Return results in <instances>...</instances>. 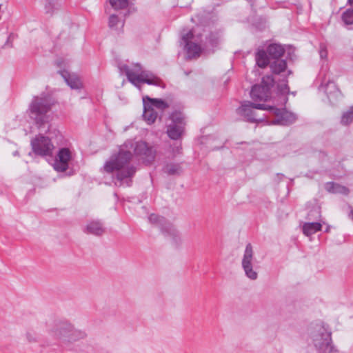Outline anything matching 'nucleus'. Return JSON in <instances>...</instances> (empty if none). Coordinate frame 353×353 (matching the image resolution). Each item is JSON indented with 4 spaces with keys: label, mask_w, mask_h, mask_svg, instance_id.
I'll use <instances>...</instances> for the list:
<instances>
[{
    "label": "nucleus",
    "mask_w": 353,
    "mask_h": 353,
    "mask_svg": "<svg viewBox=\"0 0 353 353\" xmlns=\"http://www.w3.org/2000/svg\"><path fill=\"white\" fill-rule=\"evenodd\" d=\"M255 60L256 65L261 68H265L270 65L272 61L268 52L263 49H259L256 51L255 53Z\"/></svg>",
    "instance_id": "nucleus-19"
},
{
    "label": "nucleus",
    "mask_w": 353,
    "mask_h": 353,
    "mask_svg": "<svg viewBox=\"0 0 353 353\" xmlns=\"http://www.w3.org/2000/svg\"><path fill=\"white\" fill-rule=\"evenodd\" d=\"M275 85V80L272 74H267L262 77L260 84H255L252 87L250 97L254 101H268L272 98V89Z\"/></svg>",
    "instance_id": "nucleus-5"
},
{
    "label": "nucleus",
    "mask_w": 353,
    "mask_h": 353,
    "mask_svg": "<svg viewBox=\"0 0 353 353\" xmlns=\"http://www.w3.org/2000/svg\"><path fill=\"white\" fill-rule=\"evenodd\" d=\"M143 100L147 101V104L150 105V108L151 107L153 109L156 108L160 110H164L169 107L168 103L161 99L150 98L146 96L143 98Z\"/></svg>",
    "instance_id": "nucleus-26"
},
{
    "label": "nucleus",
    "mask_w": 353,
    "mask_h": 353,
    "mask_svg": "<svg viewBox=\"0 0 353 353\" xmlns=\"http://www.w3.org/2000/svg\"><path fill=\"white\" fill-rule=\"evenodd\" d=\"M56 9V3L54 0H47L45 5L46 13L52 14Z\"/></svg>",
    "instance_id": "nucleus-36"
},
{
    "label": "nucleus",
    "mask_w": 353,
    "mask_h": 353,
    "mask_svg": "<svg viewBox=\"0 0 353 353\" xmlns=\"http://www.w3.org/2000/svg\"><path fill=\"white\" fill-rule=\"evenodd\" d=\"M170 123L185 126V119L184 114L181 111H173L169 116Z\"/></svg>",
    "instance_id": "nucleus-29"
},
{
    "label": "nucleus",
    "mask_w": 353,
    "mask_h": 353,
    "mask_svg": "<svg viewBox=\"0 0 353 353\" xmlns=\"http://www.w3.org/2000/svg\"><path fill=\"white\" fill-rule=\"evenodd\" d=\"M143 83L148 85H156L164 88L165 85L163 81L149 71H143Z\"/></svg>",
    "instance_id": "nucleus-25"
},
{
    "label": "nucleus",
    "mask_w": 353,
    "mask_h": 353,
    "mask_svg": "<svg viewBox=\"0 0 353 353\" xmlns=\"http://www.w3.org/2000/svg\"><path fill=\"white\" fill-rule=\"evenodd\" d=\"M348 3L353 6V0H348Z\"/></svg>",
    "instance_id": "nucleus-47"
},
{
    "label": "nucleus",
    "mask_w": 353,
    "mask_h": 353,
    "mask_svg": "<svg viewBox=\"0 0 353 353\" xmlns=\"http://www.w3.org/2000/svg\"><path fill=\"white\" fill-rule=\"evenodd\" d=\"M134 146L132 141H125L119 148L117 154L112 155L108 161H106L103 165V171L108 174L115 172L112 176L113 179L120 182V185L123 183L130 187L132 183V179L134 176L137 168L133 165H130L133 154L130 151Z\"/></svg>",
    "instance_id": "nucleus-1"
},
{
    "label": "nucleus",
    "mask_w": 353,
    "mask_h": 353,
    "mask_svg": "<svg viewBox=\"0 0 353 353\" xmlns=\"http://www.w3.org/2000/svg\"><path fill=\"white\" fill-rule=\"evenodd\" d=\"M105 229L103 223L99 220H92L88 223L83 229V232L88 234H92L97 236H102Z\"/></svg>",
    "instance_id": "nucleus-13"
},
{
    "label": "nucleus",
    "mask_w": 353,
    "mask_h": 353,
    "mask_svg": "<svg viewBox=\"0 0 353 353\" xmlns=\"http://www.w3.org/2000/svg\"><path fill=\"white\" fill-rule=\"evenodd\" d=\"M194 37V33L192 30H189L187 33L182 35L181 40L183 42L184 45H186L187 43H191V39Z\"/></svg>",
    "instance_id": "nucleus-38"
},
{
    "label": "nucleus",
    "mask_w": 353,
    "mask_h": 353,
    "mask_svg": "<svg viewBox=\"0 0 353 353\" xmlns=\"http://www.w3.org/2000/svg\"><path fill=\"white\" fill-rule=\"evenodd\" d=\"M348 216L352 221H353V209L350 210Z\"/></svg>",
    "instance_id": "nucleus-43"
},
{
    "label": "nucleus",
    "mask_w": 353,
    "mask_h": 353,
    "mask_svg": "<svg viewBox=\"0 0 353 353\" xmlns=\"http://www.w3.org/2000/svg\"><path fill=\"white\" fill-rule=\"evenodd\" d=\"M321 210L319 208H312L307 213V219L311 221H316L321 218Z\"/></svg>",
    "instance_id": "nucleus-34"
},
{
    "label": "nucleus",
    "mask_w": 353,
    "mask_h": 353,
    "mask_svg": "<svg viewBox=\"0 0 353 353\" xmlns=\"http://www.w3.org/2000/svg\"><path fill=\"white\" fill-rule=\"evenodd\" d=\"M325 189L329 193L339 194L345 196H347L350 192V189L346 186L333 181L325 183Z\"/></svg>",
    "instance_id": "nucleus-15"
},
{
    "label": "nucleus",
    "mask_w": 353,
    "mask_h": 353,
    "mask_svg": "<svg viewBox=\"0 0 353 353\" xmlns=\"http://www.w3.org/2000/svg\"><path fill=\"white\" fill-rule=\"evenodd\" d=\"M56 138L59 139V141L61 142L62 139H63V136L59 131H57V134H56Z\"/></svg>",
    "instance_id": "nucleus-42"
},
{
    "label": "nucleus",
    "mask_w": 353,
    "mask_h": 353,
    "mask_svg": "<svg viewBox=\"0 0 353 353\" xmlns=\"http://www.w3.org/2000/svg\"><path fill=\"white\" fill-rule=\"evenodd\" d=\"M13 154V156H19V152H18L17 150H16V151H14V152H13V154Z\"/></svg>",
    "instance_id": "nucleus-46"
},
{
    "label": "nucleus",
    "mask_w": 353,
    "mask_h": 353,
    "mask_svg": "<svg viewBox=\"0 0 353 353\" xmlns=\"http://www.w3.org/2000/svg\"><path fill=\"white\" fill-rule=\"evenodd\" d=\"M320 88L323 90L330 101L337 99L341 95L340 90L332 81H328L325 85L321 84Z\"/></svg>",
    "instance_id": "nucleus-16"
},
{
    "label": "nucleus",
    "mask_w": 353,
    "mask_h": 353,
    "mask_svg": "<svg viewBox=\"0 0 353 353\" xmlns=\"http://www.w3.org/2000/svg\"><path fill=\"white\" fill-rule=\"evenodd\" d=\"M268 110L276 117L272 121V123L274 125L288 126L294 123L297 119L296 114L287 110L285 108H279L275 106L268 105Z\"/></svg>",
    "instance_id": "nucleus-10"
},
{
    "label": "nucleus",
    "mask_w": 353,
    "mask_h": 353,
    "mask_svg": "<svg viewBox=\"0 0 353 353\" xmlns=\"http://www.w3.org/2000/svg\"><path fill=\"white\" fill-rule=\"evenodd\" d=\"M348 216L352 221H353V209L350 210Z\"/></svg>",
    "instance_id": "nucleus-44"
},
{
    "label": "nucleus",
    "mask_w": 353,
    "mask_h": 353,
    "mask_svg": "<svg viewBox=\"0 0 353 353\" xmlns=\"http://www.w3.org/2000/svg\"><path fill=\"white\" fill-rule=\"evenodd\" d=\"M220 37L219 31L210 32L209 35L205 37V40L203 43L204 47L205 48H214L216 47L219 44Z\"/></svg>",
    "instance_id": "nucleus-27"
},
{
    "label": "nucleus",
    "mask_w": 353,
    "mask_h": 353,
    "mask_svg": "<svg viewBox=\"0 0 353 353\" xmlns=\"http://www.w3.org/2000/svg\"><path fill=\"white\" fill-rule=\"evenodd\" d=\"M285 177V175L281 173L276 174L277 182L279 183Z\"/></svg>",
    "instance_id": "nucleus-41"
},
{
    "label": "nucleus",
    "mask_w": 353,
    "mask_h": 353,
    "mask_svg": "<svg viewBox=\"0 0 353 353\" xmlns=\"http://www.w3.org/2000/svg\"><path fill=\"white\" fill-rule=\"evenodd\" d=\"M269 66L272 74H280L286 71L288 64L285 59H276L272 60Z\"/></svg>",
    "instance_id": "nucleus-21"
},
{
    "label": "nucleus",
    "mask_w": 353,
    "mask_h": 353,
    "mask_svg": "<svg viewBox=\"0 0 353 353\" xmlns=\"http://www.w3.org/2000/svg\"><path fill=\"white\" fill-rule=\"evenodd\" d=\"M32 152L40 157H52L54 150V144L48 137L39 134L30 141Z\"/></svg>",
    "instance_id": "nucleus-7"
},
{
    "label": "nucleus",
    "mask_w": 353,
    "mask_h": 353,
    "mask_svg": "<svg viewBox=\"0 0 353 353\" xmlns=\"http://www.w3.org/2000/svg\"><path fill=\"white\" fill-rule=\"evenodd\" d=\"M353 121V107H351L341 117V123L348 125Z\"/></svg>",
    "instance_id": "nucleus-35"
},
{
    "label": "nucleus",
    "mask_w": 353,
    "mask_h": 353,
    "mask_svg": "<svg viewBox=\"0 0 353 353\" xmlns=\"http://www.w3.org/2000/svg\"><path fill=\"white\" fill-rule=\"evenodd\" d=\"M26 338L29 342H35L36 341V335L35 333L32 332H27Z\"/></svg>",
    "instance_id": "nucleus-40"
},
{
    "label": "nucleus",
    "mask_w": 353,
    "mask_h": 353,
    "mask_svg": "<svg viewBox=\"0 0 353 353\" xmlns=\"http://www.w3.org/2000/svg\"><path fill=\"white\" fill-rule=\"evenodd\" d=\"M313 344L319 353H336L338 350L332 339V332L328 326L322 323L319 330L312 335Z\"/></svg>",
    "instance_id": "nucleus-4"
},
{
    "label": "nucleus",
    "mask_w": 353,
    "mask_h": 353,
    "mask_svg": "<svg viewBox=\"0 0 353 353\" xmlns=\"http://www.w3.org/2000/svg\"><path fill=\"white\" fill-rule=\"evenodd\" d=\"M143 112L142 117L143 119L147 122L148 124L150 125L154 123L156 121L158 113L152 108H150V105L147 104V101L143 100Z\"/></svg>",
    "instance_id": "nucleus-22"
},
{
    "label": "nucleus",
    "mask_w": 353,
    "mask_h": 353,
    "mask_svg": "<svg viewBox=\"0 0 353 353\" xmlns=\"http://www.w3.org/2000/svg\"><path fill=\"white\" fill-rule=\"evenodd\" d=\"M63 77L68 85L72 89H80L82 87V83L80 79L74 74H71L68 71L63 70L58 72Z\"/></svg>",
    "instance_id": "nucleus-14"
},
{
    "label": "nucleus",
    "mask_w": 353,
    "mask_h": 353,
    "mask_svg": "<svg viewBox=\"0 0 353 353\" xmlns=\"http://www.w3.org/2000/svg\"><path fill=\"white\" fill-rule=\"evenodd\" d=\"M253 257L254 253L252 246L250 243H248L245 246L241 265L245 276L251 280H256L258 277V274L253 269Z\"/></svg>",
    "instance_id": "nucleus-11"
},
{
    "label": "nucleus",
    "mask_w": 353,
    "mask_h": 353,
    "mask_svg": "<svg viewBox=\"0 0 353 353\" xmlns=\"http://www.w3.org/2000/svg\"><path fill=\"white\" fill-rule=\"evenodd\" d=\"M71 159L72 152L68 148H59L53 163L54 169L58 172H65L69 168V162Z\"/></svg>",
    "instance_id": "nucleus-12"
},
{
    "label": "nucleus",
    "mask_w": 353,
    "mask_h": 353,
    "mask_svg": "<svg viewBox=\"0 0 353 353\" xmlns=\"http://www.w3.org/2000/svg\"><path fill=\"white\" fill-rule=\"evenodd\" d=\"M72 174V172H70L68 174V176H71Z\"/></svg>",
    "instance_id": "nucleus-49"
},
{
    "label": "nucleus",
    "mask_w": 353,
    "mask_h": 353,
    "mask_svg": "<svg viewBox=\"0 0 353 353\" xmlns=\"http://www.w3.org/2000/svg\"><path fill=\"white\" fill-rule=\"evenodd\" d=\"M134 72L133 73L128 74L127 78L130 83L137 87L139 83H143V74L141 64L138 63H135L134 65Z\"/></svg>",
    "instance_id": "nucleus-18"
},
{
    "label": "nucleus",
    "mask_w": 353,
    "mask_h": 353,
    "mask_svg": "<svg viewBox=\"0 0 353 353\" xmlns=\"http://www.w3.org/2000/svg\"><path fill=\"white\" fill-rule=\"evenodd\" d=\"M50 334L60 341V344L64 346L67 343L75 341L85 337L83 332L74 330L72 325L67 321H58L50 331Z\"/></svg>",
    "instance_id": "nucleus-3"
},
{
    "label": "nucleus",
    "mask_w": 353,
    "mask_h": 353,
    "mask_svg": "<svg viewBox=\"0 0 353 353\" xmlns=\"http://www.w3.org/2000/svg\"><path fill=\"white\" fill-rule=\"evenodd\" d=\"M134 154L145 164H151L155 159L157 151L153 145L144 141L134 143Z\"/></svg>",
    "instance_id": "nucleus-8"
},
{
    "label": "nucleus",
    "mask_w": 353,
    "mask_h": 353,
    "mask_svg": "<svg viewBox=\"0 0 353 353\" xmlns=\"http://www.w3.org/2000/svg\"><path fill=\"white\" fill-rule=\"evenodd\" d=\"M54 103L55 101L52 97L45 92L32 97L27 111L29 117L39 130H42L47 126V130H45V132L49 130V112L52 110Z\"/></svg>",
    "instance_id": "nucleus-2"
},
{
    "label": "nucleus",
    "mask_w": 353,
    "mask_h": 353,
    "mask_svg": "<svg viewBox=\"0 0 353 353\" xmlns=\"http://www.w3.org/2000/svg\"><path fill=\"white\" fill-rule=\"evenodd\" d=\"M148 219L150 223L157 224L161 232L166 236L172 237L174 243H176L180 240L178 231L165 217L151 214Z\"/></svg>",
    "instance_id": "nucleus-9"
},
{
    "label": "nucleus",
    "mask_w": 353,
    "mask_h": 353,
    "mask_svg": "<svg viewBox=\"0 0 353 353\" xmlns=\"http://www.w3.org/2000/svg\"><path fill=\"white\" fill-rule=\"evenodd\" d=\"M288 74L285 75L283 79L281 80V83L277 84V92L279 94L284 95L288 94L290 92V88L288 84V77L289 75L292 74V71L291 70H288L287 71Z\"/></svg>",
    "instance_id": "nucleus-28"
},
{
    "label": "nucleus",
    "mask_w": 353,
    "mask_h": 353,
    "mask_svg": "<svg viewBox=\"0 0 353 353\" xmlns=\"http://www.w3.org/2000/svg\"><path fill=\"white\" fill-rule=\"evenodd\" d=\"M112 8L115 10H123L128 6V0H108Z\"/></svg>",
    "instance_id": "nucleus-33"
},
{
    "label": "nucleus",
    "mask_w": 353,
    "mask_h": 353,
    "mask_svg": "<svg viewBox=\"0 0 353 353\" xmlns=\"http://www.w3.org/2000/svg\"><path fill=\"white\" fill-rule=\"evenodd\" d=\"M330 228H331V226H330V225H327V227H326V228H325V230H324V232H325V233H328V232H330Z\"/></svg>",
    "instance_id": "nucleus-45"
},
{
    "label": "nucleus",
    "mask_w": 353,
    "mask_h": 353,
    "mask_svg": "<svg viewBox=\"0 0 353 353\" xmlns=\"http://www.w3.org/2000/svg\"><path fill=\"white\" fill-rule=\"evenodd\" d=\"M163 172L168 176H179L183 172L181 163H168L163 168Z\"/></svg>",
    "instance_id": "nucleus-24"
},
{
    "label": "nucleus",
    "mask_w": 353,
    "mask_h": 353,
    "mask_svg": "<svg viewBox=\"0 0 353 353\" xmlns=\"http://www.w3.org/2000/svg\"><path fill=\"white\" fill-rule=\"evenodd\" d=\"M185 48L187 51L188 57L190 59L199 57L201 50V46L194 42L187 43L185 45Z\"/></svg>",
    "instance_id": "nucleus-30"
},
{
    "label": "nucleus",
    "mask_w": 353,
    "mask_h": 353,
    "mask_svg": "<svg viewBox=\"0 0 353 353\" xmlns=\"http://www.w3.org/2000/svg\"><path fill=\"white\" fill-rule=\"evenodd\" d=\"M319 53L321 59H327V47L324 43H320L319 48Z\"/></svg>",
    "instance_id": "nucleus-37"
},
{
    "label": "nucleus",
    "mask_w": 353,
    "mask_h": 353,
    "mask_svg": "<svg viewBox=\"0 0 353 353\" xmlns=\"http://www.w3.org/2000/svg\"><path fill=\"white\" fill-rule=\"evenodd\" d=\"M266 51L268 52L270 59L272 61L276 59H281V57L284 54L285 50L283 46L281 44L271 43L267 47Z\"/></svg>",
    "instance_id": "nucleus-17"
},
{
    "label": "nucleus",
    "mask_w": 353,
    "mask_h": 353,
    "mask_svg": "<svg viewBox=\"0 0 353 353\" xmlns=\"http://www.w3.org/2000/svg\"><path fill=\"white\" fill-rule=\"evenodd\" d=\"M119 68L121 72H125L127 77H128V74H132L134 72V69L131 70L126 64L121 65Z\"/></svg>",
    "instance_id": "nucleus-39"
},
{
    "label": "nucleus",
    "mask_w": 353,
    "mask_h": 353,
    "mask_svg": "<svg viewBox=\"0 0 353 353\" xmlns=\"http://www.w3.org/2000/svg\"><path fill=\"white\" fill-rule=\"evenodd\" d=\"M128 14H129V11H127L126 12H125L123 16L122 21H121V19L119 18V17L117 14H111L109 17V22H108L110 28L117 29V26L119 23H121V26L122 28L124 26L125 19Z\"/></svg>",
    "instance_id": "nucleus-31"
},
{
    "label": "nucleus",
    "mask_w": 353,
    "mask_h": 353,
    "mask_svg": "<svg viewBox=\"0 0 353 353\" xmlns=\"http://www.w3.org/2000/svg\"><path fill=\"white\" fill-rule=\"evenodd\" d=\"M190 73V72H185V75H188Z\"/></svg>",
    "instance_id": "nucleus-48"
},
{
    "label": "nucleus",
    "mask_w": 353,
    "mask_h": 353,
    "mask_svg": "<svg viewBox=\"0 0 353 353\" xmlns=\"http://www.w3.org/2000/svg\"><path fill=\"white\" fill-rule=\"evenodd\" d=\"M321 230L322 225L318 221L305 223L302 228L303 233L307 236H310L317 232L321 231Z\"/></svg>",
    "instance_id": "nucleus-23"
},
{
    "label": "nucleus",
    "mask_w": 353,
    "mask_h": 353,
    "mask_svg": "<svg viewBox=\"0 0 353 353\" xmlns=\"http://www.w3.org/2000/svg\"><path fill=\"white\" fill-rule=\"evenodd\" d=\"M268 105L261 103H255L249 101H244L241 103L236 112V114L242 117L243 120L249 123H260L264 120V117H257L254 109L268 110Z\"/></svg>",
    "instance_id": "nucleus-6"
},
{
    "label": "nucleus",
    "mask_w": 353,
    "mask_h": 353,
    "mask_svg": "<svg viewBox=\"0 0 353 353\" xmlns=\"http://www.w3.org/2000/svg\"><path fill=\"white\" fill-rule=\"evenodd\" d=\"M185 130V126L174 123H169L167 125V134L170 139L178 140L181 138Z\"/></svg>",
    "instance_id": "nucleus-20"
},
{
    "label": "nucleus",
    "mask_w": 353,
    "mask_h": 353,
    "mask_svg": "<svg viewBox=\"0 0 353 353\" xmlns=\"http://www.w3.org/2000/svg\"><path fill=\"white\" fill-rule=\"evenodd\" d=\"M341 19L346 26L353 25V8H347L344 11L341 15Z\"/></svg>",
    "instance_id": "nucleus-32"
}]
</instances>
